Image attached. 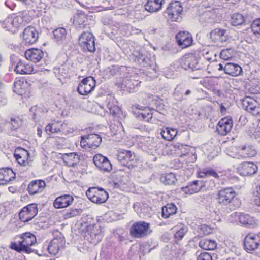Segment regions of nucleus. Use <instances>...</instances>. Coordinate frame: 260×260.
<instances>
[{"instance_id": "obj_43", "label": "nucleus", "mask_w": 260, "mask_h": 260, "mask_svg": "<svg viewBox=\"0 0 260 260\" xmlns=\"http://www.w3.org/2000/svg\"><path fill=\"white\" fill-rule=\"evenodd\" d=\"M225 152L229 156L233 158H240V155L239 154V147H237L234 146H230L226 148Z\"/></svg>"}, {"instance_id": "obj_19", "label": "nucleus", "mask_w": 260, "mask_h": 260, "mask_svg": "<svg viewBox=\"0 0 260 260\" xmlns=\"http://www.w3.org/2000/svg\"><path fill=\"white\" fill-rule=\"evenodd\" d=\"M242 104L244 109L253 115H257L260 113L259 104L254 99L246 98L243 100Z\"/></svg>"}, {"instance_id": "obj_46", "label": "nucleus", "mask_w": 260, "mask_h": 260, "mask_svg": "<svg viewBox=\"0 0 260 260\" xmlns=\"http://www.w3.org/2000/svg\"><path fill=\"white\" fill-rule=\"evenodd\" d=\"M113 101L114 99L111 97L107 99V107L108 109L109 110L110 114H111L113 115H115L118 111V108L117 106H116L113 104Z\"/></svg>"}, {"instance_id": "obj_27", "label": "nucleus", "mask_w": 260, "mask_h": 260, "mask_svg": "<svg viewBox=\"0 0 260 260\" xmlns=\"http://www.w3.org/2000/svg\"><path fill=\"white\" fill-rule=\"evenodd\" d=\"M14 71L19 74H30L36 73L32 64L19 61L14 68Z\"/></svg>"}, {"instance_id": "obj_24", "label": "nucleus", "mask_w": 260, "mask_h": 260, "mask_svg": "<svg viewBox=\"0 0 260 260\" xmlns=\"http://www.w3.org/2000/svg\"><path fill=\"white\" fill-rule=\"evenodd\" d=\"M45 186L46 183L43 180H35L28 184L27 190L30 195H34L42 192Z\"/></svg>"}, {"instance_id": "obj_14", "label": "nucleus", "mask_w": 260, "mask_h": 260, "mask_svg": "<svg viewBox=\"0 0 260 260\" xmlns=\"http://www.w3.org/2000/svg\"><path fill=\"white\" fill-rule=\"evenodd\" d=\"M210 38L212 41L216 43V46L219 47H224L223 44L228 40V35L226 30L217 28L211 31Z\"/></svg>"}, {"instance_id": "obj_62", "label": "nucleus", "mask_w": 260, "mask_h": 260, "mask_svg": "<svg viewBox=\"0 0 260 260\" xmlns=\"http://www.w3.org/2000/svg\"><path fill=\"white\" fill-rule=\"evenodd\" d=\"M220 112L222 114H225L226 111V108L223 105V104H221L220 106Z\"/></svg>"}, {"instance_id": "obj_63", "label": "nucleus", "mask_w": 260, "mask_h": 260, "mask_svg": "<svg viewBox=\"0 0 260 260\" xmlns=\"http://www.w3.org/2000/svg\"><path fill=\"white\" fill-rule=\"evenodd\" d=\"M11 121L12 122H14V123H12V124L13 125V127L15 128V129H16L17 127H19L18 124L17 123V121L13 119H11Z\"/></svg>"}, {"instance_id": "obj_51", "label": "nucleus", "mask_w": 260, "mask_h": 260, "mask_svg": "<svg viewBox=\"0 0 260 260\" xmlns=\"http://www.w3.org/2000/svg\"><path fill=\"white\" fill-rule=\"evenodd\" d=\"M240 222L245 225L251 224V217L249 215L241 214L239 215Z\"/></svg>"}, {"instance_id": "obj_28", "label": "nucleus", "mask_w": 260, "mask_h": 260, "mask_svg": "<svg viewBox=\"0 0 260 260\" xmlns=\"http://www.w3.org/2000/svg\"><path fill=\"white\" fill-rule=\"evenodd\" d=\"M16 17L13 15L8 16L3 22V27L7 30L15 32L19 28Z\"/></svg>"}, {"instance_id": "obj_45", "label": "nucleus", "mask_w": 260, "mask_h": 260, "mask_svg": "<svg viewBox=\"0 0 260 260\" xmlns=\"http://www.w3.org/2000/svg\"><path fill=\"white\" fill-rule=\"evenodd\" d=\"M176 181V176L173 173H170L166 175L162 181L166 185L174 184Z\"/></svg>"}, {"instance_id": "obj_60", "label": "nucleus", "mask_w": 260, "mask_h": 260, "mask_svg": "<svg viewBox=\"0 0 260 260\" xmlns=\"http://www.w3.org/2000/svg\"><path fill=\"white\" fill-rule=\"evenodd\" d=\"M88 139L86 138V135L81 136L80 141L81 146L83 148L88 147Z\"/></svg>"}, {"instance_id": "obj_11", "label": "nucleus", "mask_w": 260, "mask_h": 260, "mask_svg": "<svg viewBox=\"0 0 260 260\" xmlns=\"http://www.w3.org/2000/svg\"><path fill=\"white\" fill-rule=\"evenodd\" d=\"M64 238L61 233H59L57 237L54 238L50 242L48 246V252L51 254L56 255L64 248Z\"/></svg>"}, {"instance_id": "obj_21", "label": "nucleus", "mask_w": 260, "mask_h": 260, "mask_svg": "<svg viewBox=\"0 0 260 260\" xmlns=\"http://www.w3.org/2000/svg\"><path fill=\"white\" fill-rule=\"evenodd\" d=\"M233 127V120L231 118H222L218 123L216 126L217 131L221 136H225L232 129Z\"/></svg>"}, {"instance_id": "obj_29", "label": "nucleus", "mask_w": 260, "mask_h": 260, "mask_svg": "<svg viewBox=\"0 0 260 260\" xmlns=\"http://www.w3.org/2000/svg\"><path fill=\"white\" fill-rule=\"evenodd\" d=\"M24 55L27 60L38 62L43 57L44 52L42 50H26Z\"/></svg>"}, {"instance_id": "obj_7", "label": "nucleus", "mask_w": 260, "mask_h": 260, "mask_svg": "<svg viewBox=\"0 0 260 260\" xmlns=\"http://www.w3.org/2000/svg\"><path fill=\"white\" fill-rule=\"evenodd\" d=\"M95 84V80L93 77H87L81 81L77 88V91L81 95H87L93 90Z\"/></svg>"}, {"instance_id": "obj_8", "label": "nucleus", "mask_w": 260, "mask_h": 260, "mask_svg": "<svg viewBox=\"0 0 260 260\" xmlns=\"http://www.w3.org/2000/svg\"><path fill=\"white\" fill-rule=\"evenodd\" d=\"M236 196V192L232 187L221 189L218 193L219 204L226 206L231 203Z\"/></svg>"}, {"instance_id": "obj_48", "label": "nucleus", "mask_w": 260, "mask_h": 260, "mask_svg": "<svg viewBox=\"0 0 260 260\" xmlns=\"http://www.w3.org/2000/svg\"><path fill=\"white\" fill-rule=\"evenodd\" d=\"M187 229L184 226H182L178 230L174 235V238L177 241H180L184 236L185 234L187 233Z\"/></svg>"}, {"instance_id": "obj_37", "label": "nucleus", "mask_w": 260, "mask_h": 260, "mask_svg": "<svg viewBox=\"0 0 260 260\" xmlns=\"http://www.w3.org/2000/svg\"><path fill=\"white\" fill-rule=\"evenodd\" d=\"M63 160L68 166H74L78 163L79 156L76 153H66L63 155Z\"/></svg>"}, {"instance_id": "obj_40", "label": "nucleus", "mask_w": 260, "mask_h": 260, "mask_svg": "<svg viewBox=\"0 0 260 260\" xmlns=\"http://www.w3.org/2000/svg\"><path fill=\"white\" fill-rule=\"evenodd\" d=\"M199 245L202 248L209 250H214L217 246L215 241L208 239L201 240L199 243Z\"/></svg>"}, {"instance_id": "obj_59", "label": "nucleus", "mask_w": 260, "mask_h": 260, "mask_svg": "<svg viewBox=\"0 0 260 260\" xmlns=\"http://www.w3.org/2000/svg\"><path fill=\"white\" fill-rule=\"evenodd\" d=\"M30 111L33 113V118L36 119L39 117V113L41 111L40 109H38L37 107H33L30 108Z\"/></svg>"}, {"instance_id": "obj_42", "label": "nucleus", "mask_w": 260, "mask_h": 260, "mask_svg": "<svg viewBox=\"0 0 260 260\" xmlns=\"http://www.w3.org/2000/svg\"><path fill=\"white\" fill-rule=\"evenodd\" d=\"M199 176L201 177L204 178L209 176H212L216 178H219V175L217 172L212 168H204L200 172Z\"/></svg>"}, {"instance_id": "obj_26", "label": "nucleus", "mask_w": 260, "mask_h": 260, "mask_svg": "<svg viewBox=\"0 0 260 260\" xmlns=\"http://www.w3.org/2000/svg\"><path fill=\"white\" fill-rule=\"evenodd\" d=\"M31 14V12L25 10L19 12L17 15L15 16L19 27L24 26L32 21L33 18Z\"/></svg>"}, {"instance_id": "obj_13", "label": "nucleus", "mask_w": 260, "mask_h": 260, "mask_svg": "<svg viewBox=\"0 0 260 260\" xmlns=\"http://www.w3.org/2000/svg\"><path fill=\"white\" fill-rule=\"evenodd\" d=\"M93 161L96 167L100 170L109 172L112 169V165L108 158L101 154L93 156Z\"/></svg>"}, {"instance_id": "obj_17", "label": "nucleus", "mask_w": 260, "mask_h": 260, "mask_svg": "<svg viewBox=\"0 0 260 260\" xmlns=\"http://www.w3.org/2000/svg\"><path fill=\"white\" fill-rule=\"evenodd\" d=\"M22 241L21 244L22 245L24 252L27 253H30L33 252V250L30 246L33 245L36 243V238L35 236L30 233H25L21 235Z\"/></svg>"}, {"instance_id": "obj_1", "label": "nucleus", "mask_w": 260, "mask_h": 260, "mask_svg": "<svg viewBox=\"0 0 260 260\" xmlns=\"http://www.w3.org/2000/svg\"><path fill=\"white\" fill-rule=\"evenodd\" d=\"M130 51L131 54L128 55V59L131 61L142 64L144 66L146 65L151 66L155 61L154 57L148 58L146 50H130Z\"/></svg>"}, {"instance_id": "obj_31", "label": "nucleus", "mask_w": 260, "mask_h": 260, "mask_svg": "<svg viewBox=\"0 0 260 260\" xmlns=\"http://www.w3.org/2000/svg\"><path fill=\"white\" fill-rule=\"evenodd\" d=\"M55 42L58 45L63 46L67 40V30L63 27H59L55 29L53 31Z\"/></svg>"}, {"instance_id": "obj_61", "label": "nucleus", "mask_w": 260, "mask_h": 260, "mask_svg": "<svg viewBox=\"0 0 260 260\" xmlns=\"http://www.w3.org/2000/svg\"><path fill=\"white\" fill-rule=\"evenodd\" d=\"M211 67H213L214 69V72L217 71H223L224 72V69L223 65L221 63L217 64L215 63V64H212Z\"/></svg>"}, {"instance_id": "obj_25", "label": "nucleus", "mask_w": 260, "mask_h": 260, "mask_svg": "<svg viewBox=\"0 0 260 260\" xmlns=\"http://www.w3.org/2000/svg\"><path fill=\"white\" fill-rule=\"evenodd\" d=\"M239 151L240 158L252 157L255 156L257 153L255 148L250 145H243L239 146Z\"/></svg>"}, {"instance_id": "obj_15", "label": "nucleus", "mask_w": 260, "mask_h": 260, "mask_svg": "<svg viewBox=\"0 0 260 260\" xmlns=\"http://www.w3.org/2000/svg\"><path fill=\"white\" fill-rule=\"evenodd\" d=\"M177 44L182 49L190 46L193 43V39L191 34L185 31H180L176 35Z\"/></svg>"}, {"instance_id": "obj_55", "label": "nucleus", "mask_w": 260, "mask_h": 260, "mask_svg": "<svg viewBox=\"0 0 260 260\" xmlns=\"http://www.w3.org/2000/svg\"><path fill=\"white\" fill-rule=\"evenodd\" d=\"M253 202L256 205L260 207V185L257 186L256 187Z\"/></svg>"}, {"instance_id": "obj_6", "label": "nucleus", "mask_w": 260, "mask_h": 260, "mask_svg": "<svg viewBox=\"0 0 260 260\" xmlns=\"http://www.w3.org/2000/svg\"><path fill=\"white\" fill-rule=\"evenodd\" d=\"M37 205L30 204L23 207L19 213L20 220L24 222L32 220L38 213Z\"/></svg>"}, {"instance_id": "obj_12", "label": "nucleus", "mask_w": 260, "mask_h": 260, "mask_svg": "<svg viewBox=\"0 0 260 260\" xmlns=\"http://www.w3.org/2000/svg\"><path fill=\"white\" fill-rule=\"evenodd\" d=\"M38 35L35 27L29 26L24 29L21 37L25 45L29 46L37 42Z\"/></svg>"}, {"instance_id": "obj_53", "label": "nucleus", "mask_w": 260, "mask_h": 260, "mask_svg": "<svg viewBox=\"0 0 260 260\" xmlns=\"http://www.w3.org/2000/svg\"><path fill=\"white\" fill-rule=\"evenodd\" d=\"M123 84L129 88H134L135 86H138L140 85V82L138 81H132V79H125L123 80Z\"/></svg>"}, {"instance_id": "obj_44", "label": "nucleus", "mask_w": 260, "mask_h": 260, "mask_svg": "<svg viewBox=\"0 0 260 260\" xmlns=\"http://www.w3.org/2000/svg\"><path fill=\"white\" fill-rule=\"evenodd\" d=\"M244 22V16L240 13H235L232 15L231 23L234 26L240 25Z\"/></svg>"}, {"instance_id": "obj_16", "label": "nucleus", "mask_w": 260, "mask_h": 260, "mask_svg": "<svg viewBox=\"0 0 260 260\" xmlns=\"http://www.w3.org/2000/svg\"><path fill=\"white\" fill-rule=\"evenodd\" d=\"M237 171L241 176H250L257 172V167L252 162H243L238 166Z\"/></svg>"}, {"instance_id": "obj_20", "label": "nucleus", "mask_w": 260, "mask_h": 260, "mask_svg": "<svg viewBox=\"0 0 260 260\" xmlns=\"http://www.w3.org/2000/svg\"><path fill=\"white\" fill-rule=\"evenodd\" d=\"M16 178V174L9 168H0V185H4L13 181Z\"/></svg>"}, {"instance_id": "obj_58", "label": "nucleus", "mask_w": 260, "mask_h": 260, "mask_svg": "<svg viewBox=\"0 0 260 260\" xmlns=\"http://www.w3.org/2000/svg\"><path fill=\"white\" fill-rule=\"evenodd\" d=\"M230 50H221L220 52V58L224 60H228L231 55L229 54V51Z\"/></svg>"}, {"instance_id": "obj_33", "label": "nucleus", "mask_w": 260, "mask_h": 260, "mask_svg": "<svg viewBox=\"0 0 260 260\" xmlns=\"http://www.w3.org/2000/svg\"><path fill=\"white\" fill-rule=\"evenodd\" d=\"M224 73L232 76H238L242 71L241 67L238 64L227 63L224 66Z\"/></svg>"}, {"instance_id": "obj_47", "label": "nucleus", "mask_w": 260, "mask_h": 260, "mask_svg": "<svg viewBox=\"0 0 260 260\" xmlns=\"http://www.w3.org/2000/svg\"><path fill=\"white\" fill-rule=\"evenodd\" d=\"M203 51H207L204 55V58L207 60L212 62L216 60V54L213 51V50H203Z\"/></svg>"}, {"instance_id": "obj_64", "label": "nucleus", "mask_w": 260, "mask_h": 260, "mask_svg": "<svg viewBox=\"0 0 260 260\" xmlns=\"http://www.w3.org/2000/svg\"><path fill=\"white\" fill-rule=\"evenodd\" d=\"M132 31L135 32L136 34H138L141 32V30L136 28H132Z\"/></svg>"}, {"instance_id": "obj_38", "label": "nucleus", "mask_w": 260, "mask_h": 260, "mask_svg": "<svg viewBox=\"0 0 260 260\" xmlns=\"http://www.w3.org/2000/svg\"><path fill=\"white\" fill-rule=\"evenodd\" d=\"M177 133L175 129L165 127L161 129L160 134L163 139L167 141H172L176 136Z\"/></svg>"}, {"instance_id": "obj_2", "label": "nucleus", "mask_w": 260, "mask_h": 260, "mask_svg": "<svg viewBox=\"0 0 260 260\" xmlns=\"http://www.w3.org/2000/svg\"><path fill=\"white\" fill-rule=\"evenodd\" d=\"M118 161L123 166L131 169L137 165L138 159L134 152L122 150L117 155Z\"/></svg>"}, {"instance_id": "obj_52", "label": "nucleus", "mask_w": 260, "mask_h": 260, "mask_svg": "<svg viewBox=\"0 0 260 260\" xmlns=\"http://www.w3.org/2000/svg\"><path fill=\"white\" fill-rule=\"evenodd\" d=\"M251 28L254 34L260 35V19L255 20L252 22Z\"/></svg>"}, {"instance_id": "obj_22", "label": "nucleus", "mask_w": 260, "mask_h": 260, "mask_svg": "<svg viewBox=\"0 0 260 260\" xmlns=\"http://www.w3.org/2000/svg\"><path fill=\"white\" fill-rule=\"evenodd\" d=\"M205 185V183L202 181L194 180L188 183L185 187H182L181 189L185 194H193L199 192Z\"/></svg>"}, {"instance_id": "obj_9", "label": "nucleus", "mask_w": 260, "mask_h": 260, "mask_svg": "<svg viewBox=\"0 0 260 260\" xmlns=\"http://www.w3.org/2000/svg\"><path fill=\"white\" fill-rule=\"evenodd\" d=\"M78 44L82 49H95V38L89 32H84L78 39Z\"/></svg>"}, {"instance_id": "obj_4", "label": "nucleus", "mask_w": 260, "mask_h": 260, "mask_svg": "<svg viewBox=\"0 0 260 260\" xmlns=\"http://www.w3.org/2000/svg\"><path fill=\"white\" fill-rule=\"evenodd\" d=\"M151 232L150 224L143 221L134 223L130 230L131 235L137 238L144 237L150 234Z\"/></svg>"}, {"instance_id": "obj_57", "label": "nucleus", "mask_w": 260, "mask_h": 260, "mask_svg": "<svg viewBox=\"0 0 260 260\" xmlns=\"http://www.w3.org/2000/svg\"><path fill=\"white\" fill-rule=\"evenodd\" d=\"M86 17L83 14H78L74 18V21L78 23L79 25H81L84 23Z\"/></svg>"}, {"instance_id": "obj_23", "label": "nucleus", "mask_w": 260, "mask_h": 260, "mask_svg": "<svg viewBox=\"0 0 260 260\" xmlns=\"http://www.w3.org/2000/svg\"><path fill=\"white\" fill-rule=\"evenodd\" d=\"M73 197L69 194L58 197L53 202V206L56 209H61L69 206L73 202Z\"/></svg>"}, {"instance_id": "obj_34", "label": "nucleus", "mask_w": 260, "mask_h": 260, "mask_svg": "<svg viewBox=\"0 0 260 260\" xmlns=\"http://www.w3.org/2000/svg\"><path fill=\"white\" fill-rule=\"evenodd\" d=\"M163 0H148L145 5V10L151 13L156 12L161 9Z\"/></svg>"}, {"instance_id": "obj_30", "label": "nucleus", "mask_w": 260, "mask_h": 260, "mask_svg": "<svg viewBox=\"0 0 260 260\" xmlns=\"http://www.w3.org/2000/svg\"><path fill=\"white\" fill-rule=\"evenodd\" d=\"M14 157L17 162L23 166H29L31 160H29V154L27 151L22 149L19 153L15 152Z\"/></svg>"}, {"instance_id": "obj_56", "label": "nucleus", "mask_w": 260, "mask_h": 260, "mask_svg": "<svg viewBox=\"0 0 260 260\" xmlns=\"http://www.w3.org/2000/svg\"><path fill=\"white\" fill-rule=\"evenodd\" d=\"M197 260H212V257L210 253L203 252L198 256Z\"/></svg>"}, {"instance_id": "obj_49", "label": "nucleus", "mask_w": 260, "mask_h": 260, "mask_svg": "<svg viewBox=\"0 0 260 260\" xmlns=\"http://www.w3.org/2000/svg\"><path fill=\"white\" fill-rule=\"evenodd\" d=\"M137 117L140 120L149 122L152 118V114L149 112H141L138 113Z\"/></svg>"}, {"instance_id": "obj_10", "label": "nucleus", "mask_w": 260, "mask_h": 260, "mask_svg": "<svg viewBox=\"0 0 260 260\" xmlns=\"http://www.w3.org/2000/svg\"><path fill=\"white\" fill-rule=\"evenodd\" d=\"M260 245V237L254 234H248L244 238V249L249 253H251L258 248Z\"/></svg>"}, {"instance_id": "obj_32", "label": "nucleus", "mask_w": 260, "mask_h": 260, "mask_svg": "<svg viewBox=\"0 0 260 260\" xmlns=\"http://www.w3.org/2000/svg\"><path fill=\"white\" fill-rule=\"evenodd\" d=\"M66 126V124L61 121L53 120L46 126L45 131L52 133L61 132L65 130Z\"/></svg>"}, {"instance_id": "obj_39", "label": "nucleus", "mask_w": 260, "mask_h": 260, "mask_svg": "<svg viewBox=\"0 0 260 260\" xmlns=\"http://www.w3.org/2000/svg\"><path fill=\"white\" fill-rule=\"evenodd\" d=\"M28 84L26 81H18L14 83V90L18 94L22 95L25 94L28 90Z\"/></svg>"}, {"instance_id": "obj_36", "label": "nucleus", "mask_w": 260, "mask_h": 260, "mask_svg": "<svg viewBox=\"0 0 260 260\" xmlns=\"http://www.w3.org/2000/svg\"><path fill=\"white\" fill-rule=\"evenodd\" d=\"M177 208L173 203H168L162 208V216L164 218H168L170 216L176 213Z\"/></svg>"}, {"instance_id": "obj_35", "label": "nucleus", "mask_w": 260, "mask_h": 260, "mask_svg": "<svg viewBox=\"0 0 260 260\" xmlns=\"http://www.w3.org/2000/svg\"><path fill=\"white\" fill-rule=\"evenodd\" d=\"M88 139V148H96L102 142V137L96 134H90L86 135Z\"/></svg>"}, {"instance_id": "obj_41", "label": "nucleus", "mask_w": 260, "mask_h": 260, "mask_svg": "<svg viewBox=\"0 0 260 260\" xmlns=\"http://www.w3.org/2000/svg\"><path fill=\"white\" fill-rule=\"evenodd\" d=\"M201 83L207 88L212 89L215 86L217 85L218 83L215 78L212 77H205L203 81H201Z\"/></svg>"}, {"instance_id": "obj_3", "label": "nucleus", "mask_w": 260, "mask_h": 260, "mask_svg": "<svg viewBox=\"0 0 260 260\" xmlns=\"http://www.w3.org/2000/svg\"><path fill=\"white\" fill-rule=\"evenodd\" d=\"M86 194L91 202L96 204L106 202L109 197L108 193L102 188H90L86 191Z\"/></svg>"}, {"instance_id": "obj_5", "label": "nucleus", "mask_w": 260, "mask_h": 260, "mask_svg": "<svg viewBox=\"0 0 260 260\" xmlns=\"http://www.w3.org/2000/svg\"><path fill=\"white\" fill-rule=\"evenodd\" d=\"M183 8L179 1L172 2L169 4L165 13L172 21H177L181 19Z\"/></svg>"}, {"instance_id": "obj_50", "label": "nucleus", "mask_w": 260, "mask_h": 260, "mask_svg": "<svg viewBox=\"0 0 260 260\" xmlns=\"http://www.w3.org/2000/svg\"><path fill=\"white\" fill-rule=\"evenodd\" d=\"M81 213L80 209H71L64 214V218H70L79 215Z\"/></svg>"}, {"instance_id": "obj_18", "label": "nucleus", "mask_w": 260, "mask_h": 260, "mask_svg": "<svg viewBox=\"0 0 260 260\" xmlns=\"http://www.w3.org/2000/svg\"><path fill=\"white\" fill-rule=\"evenodd\" d=\"M182 67L185 70L194 71L200 69L198 59L192 54L185 55Z\"/></svg>"}, {"instance_id": "obj_54", "label": "nucleus", "mask_w": 260, "mask_h": 260, "mask_svg": "<svg viewBox=\"0 0 260 260\" xmlns=\"http://www.w3.org/2000/svg\"><path fill=\"white\" fill-rule=\"evenodd\" d=\"M10 248L17 252L24 251L22 245L21 244V241H19L18 243L16 242H11Z\"/></svg>"}]
</instances>
